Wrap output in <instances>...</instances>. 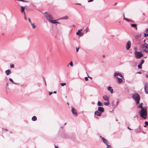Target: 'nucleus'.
I'll use <instances>...</instances> for the list:
<instances>
[{"instance_id": "nucleus-1", "label": "nucleus", "mask_w": 148, "mask_h": 148, "mask_svg": "<svg viewBox=\"0 0 148 148\" xmlns=\"http://www.w3.org/2000/svg\"><path fill=\"white\" fill-rule=\"evenodd\" d=\"M143 103H141L137 106L138 109H140L139 111L140 116L144 119H145L147 118V108L145 107H143Z\"/></svg>"}, {"instance_id": "nucleus-2", "label": "nucleus", "mask_w": 148, "mask_h": 148, "mask_svg": "<svg viewBox=\"0 0 148 148\" xmlns=\"http://www.w3.org/2000/svg\"><path fill=\"white\" fill-rule=\"evenodd\" d=\"M114 76L117 79L119 83H121L123 82V76L120 73L115 72L114 73Z\"/></svg>"}, {"instance_id": "nucleus-3", "label": "nucleus", "mask_w": 148, "mask_h": 148, "mask_svg": "<svg viewBox=\"0 0 148 148\" xmlns=\"http://www.w3.org/2000/svg\"><path fill=\"white\" fill-rule=\"evenodd\" d=\"M132 97L136 102V104L139 103L140 98L138 94L137 93H134L132 96Z\"/></svg>"}, {"instance_id": "nucleus-4", "label": "nucleus", "mask_w": 148, "mask_h": 148, "mask_svg": "<svg viewBox=\"0 0 148 148\" xmlns=\"http://www.w3.org/2000/svg\"><path fill=\"white\" fill-rule=\"evenodd\" d=\"M42 14L45 16L49 22L52 19H53V16L47 12L42 13Z\"/></svg>"}, {"instance_id": "nucleus-5", "label": "nucleus", "mask_w": 148, "mask_h": 148, "mask_svg": "<svg viewBox=\"0 0 148 148\" xmlns=\"http://www.w3.org/2000/svg\"><path fill=\"white\" fill-rule=\"evenodd\" d=\"M134 53L135 57L136 58H140L143 56V54L140 51L138 52L135 51Z\"/></svg>"}, {"instance_id": "nucleus-6", "label": "nucleus", "mask_w": 148, "mask_h": 148, "mask_svg": "<svg viewBox=\"0 0 148 148\" xmlns=\"http://www.w3.org/2000/svg\"><path fill=\"white\" fill-rule=\"evenodd\" d=\"M143 50L146 53L148 52V45L146 43H145L142 46Z\"/></svg>"}, {"instance_id": "nucleus-7", "label": "nucleus", "mask_w": 148, "mask_h": 148, "mask_svg": "<svg viewBox=\"0 0 148 148\" xmlns=\"http://www.w3.org/2000/svg\"><path fill=\"white\" fill-rule=\"evenodd\" d=\"M144 90L145 92L148 94V83H146L144 85Z\"/></svg>"}, {"instance_id": "nucleus-8", "label": "nucleus", "mask_w": 148, "mask_h": 148, "mask_svg": "<svg viewBox=\"0 0 148 148\" xmlns=\"http://www.w3.org/2000/svg\"><path fill=\"white\" fill-rule=\"evenodd\" d=\"M131 47V42L129 41L126 44V48L127 50L129 49Z\"/></svg>"}, {"instance_id": "nucleus-9", "label": "nucleus", "mask_w": 148, "mask_h": 148, "mask_svg": "<svg viewBox=\"0 0 148 148\" xmlns=\"http://www.w3.org/2000/svg\"><path fill=\"white\" fill-rule=\"evenodd\" d=\"M71 112L73 115H75V116H77V113L76 111V110L74 108H72L71 109Z\"/></svg>"}, {"instance_id": "nucleus-10", "label": "nucleus", "mask_w": 148, "mask_h": 148, "mask_svg": "<svg viewBox=\"0 0 148 148\" xmlns=\"http://www.w3.org/2000/svg\"><path fill=\"white\" fill-rule=\"evenodd\" d=\"M123 18H124V20H125L127 22H132V23H134V21L133 20H131L130 19H128V18H125V17L124 14H123Z\"/></svg>"}, {"instance_id": "nucleus-11", "label": "nucleus", "mask_w": 148, "mask_h": 148, "mask_svg": "<svg viewBox=\"0 0 148 148\" xmlns=\"http://www.w3.org/2000/svg\"><path fill=\"white\" fill-rule=\"evenodd\" d=\"M100 137L101 138V139L103 142L104 143L106 144H107V143H108V140H106L104 138L101 137V136H100Z\"/></svg>"}, {"instance_id": "nucleus-12", "label": "nucleus", "mask_w": 148, "mask_h": 148, "mask_svg": "<svg viewBox=\"0 0 148 148\" xmlns=\"http://www.w3.org/2000/svg\"><path fill=\"white\" fill-rule=\"evenodd\" d=\"M98 110L101 113L104 112V108L102 107H99L98 108Z\"/></svg>"}, {"instance_id": "nucleus-13", "label": "nucleus", "mask_w": 148, "mask_h": 148, "mask_svg": "<svg viewBox=\"0 0 148 148\" xmlns=\"http://www.w3.org/2000/svg\"><path fill=\"white\" fill-rule=\"evenodd\" d=\"M82 29H79L78 30V32L76 33V34L77 35L81 36L82 34V33L81 32Z\"/></svg>"}, {"instance_id": "nucleus-14", "label": "nucleus", "mask_w": 148, "mask_h": 148, "mask_svg": "<svg viewBox=\"0 0 148 148\" xmlns=\"http://www.w3.org/2000/svg\"><path fill=\"white\" fill-rule=\"evenodd\" d=\"M95 114L98 116H100L101 115L102 113L97 111L95 112Z\"/></svg>"}, {"instance_id": "nucleus-15", "label": "nucleus", "mask_w": 148, "mask_h": 148, "mask_svg": "<svg viewBox=\"0 0 148 148\" xmlns=\"http://www.w3.org/2000/svg\"><path fill=\"white\" fill-rule=\"evenodd\" d=\"M103 98L105 100L107 101H109V97L107 96L106 95H104L103 96Z\"/></svg>"}, {"instance_id": "nucleus-16", "label": "nucleus", "mask_w": 148, "mask_h": 148, "mask_svg": "<svg viewBox=\"0 0 148 148\" xmlns=\"http://www.w3.org/2000/svg\"><path fill=\"white\" fill-rule=\"evenodd\" d=\"M108 90L112 94L113 93V90L111 87L110 86L108 87Z\"/></svg>"}, {"instance_id": "nucleus-17", "label": "nucleus", "mask_w": 148, "mask_h": 148, "mask_svg": "<svg viewBox=\"0 0 148 148\" xmlns=\"http://www.w3.org/2000/svg\"><path fill=\"white\" fill-rule=\"evenodd\" d=\"M131 26L132 27L134 28L136 30L137 29V27L136 26V24H132L131 25Z\"/></svg>"}, {"instance_id": "nucleus-18", "label": "nucleus", "mask_w": 148, "mask_h": 148, "mask_svg": "<svg viewBox=\"0 0 148 148\" xmlns=\"http://www.w3.org/2000/svg\"><path fill=\"white\" fill-rule=\"evenodd\" d=\"M5 72L7 75H8L11 73V71L10 70H6Z\"/></svg>"}, {"instance_id": "nucleus-19", "label": "nucleus", "mask_w": 148, "mask_h": 148, "mask_svg": "<svg viewBox=\"0 0 148 148\" xmlns=\"http://www.w3.org/2000/svg\"><path fill=\"white\" fill-rule=\"evenodd\" d=\"M21 13L24 12H25V7L23 6H21Z\"/></svg>"}, {"instance_id": "nucleus-20", "label": "nucleus", "mask_w": 148, "mask_h": 148, "mask_svg": "<svg viewBox=\"0 0 148 148\" xmlns=\"http://www.w3.org/2000/svg\"><path fill=\"white\" fill-rule=\"evenodd\" d=\"M50 22L52 23L53 24H56V23H59L58 22H57L55 20H53L52 21L51 20L50 21Z\"/></svg>"}, {"instance_id": "nucleus-21", "label": "nucleus", "mask_w": 148, "mask_h": 148, "mask_svg": "<svg viewBox=\"0 0 148 148\" xmlns=\"http://www.w3.org/2000/svg\"><path fill=\"white\" fill-rule=\"evenodd\" d=\"M68 18V16H66L64 17H62L61 18H60L59 19H67Z\"/></svg>"}, {"instance_id": "nucleus-22", "label": "nucleus", "mask_w": 148, "mask_h": 148, "mask_svg": "<svg viewBox=\"0 0 148 148\" xmlns=\"http://www.w3.org/2000/svg\"><path fill=\"white\" fill-rule=\"evenodd\" d=\"M37 120V118L35 116H34L32 118V120L33 121H35Z\"/></svg>"}, {"instance_id": "nucleus-23", "label": "nucleus", "mask_w": 148, "mask_h": 148, "mask_svg": "<svg viewBox=\"0 0 148 148\" xmlns=\"http://www.w3.org/2000/svg\"><path fill=\"white\" fill-rule=\"evenodd\" d=\"M104 104L106 106H108L110 104V102L109 101H108L107 102H105L104 103Z\"/></svg>"}, {"instance_id": "nucleus-24", "label": "nucleus", "mask_w": 148, "mask_h": 148, "mask_svg": "<svg viewBox=\"0 0 148 148\" xmlns=\"http://www.w3.org/2000/svg\"><path fill=\"white\" fill-rule=\"evenodd\" d=\"M97 104L99 106H101L103 105L102 103L99 101H98Z\"/></svg>"}, {"instance_id": "nucleus-25", "label": "nucleus", "mask_w": 148, "mask_h": 148, "mask_svg": "<svg viewBox=\"0 0 148 148\" xmlns=\"http://www.w3.org/2000/svg\"><path fill=\"white\" fill-rule=\"evenodd\" d=\"M31 24L33 28L34 29L36 28V26L34 25V23H31Z\"/></svg>"}, {"instance_id": "nucleus-26", "label": "nucleus", "mask_w": 148, "mask_h": 148, "mask_svg": "<svg viewBox=\"0 0 148 148\" xmlns=\"http://www.w3.org/2000/svg\"><path fill=\"white\" fill-rule=\"evenodd\" d=\"M69 64L70 65V66H72V67H73V62L71 61L70 62V63H69Z\"/></svg>"}, {"instance_id": "nucleus-27", "label": "nucleus", "mask_w": 148, "mask_h": 148, "mask_svg": "<svg viewBox=\"0 0 148 148\" xmlns=\"http://www.w3.org/2000/svg\"><path fill=\"white\" fill-rule=\"evenodd\" d=\"M9 80L11 82H12L13 84H14L13 80L11 78H10L9 79Z\"/></svg>"}, {"instance_id": "nucleus-28", "label": "nucleus", "mask_w": 148, "mask_h": 148, "mask_svg": "<svg viewBox=\"0 0 148 148\" xmlns=\"http://www.w3.org/2000/svg\"><path fill=\"white\" fill-rule=\"evenodd\" d=\"M62 86H64L66 85V84L65 83H62L60 84Z\"/></svg>"}, {"instance_id": "nucleus-29", "label": "nucleus", "mask_w": 148, "mask_h": 148, "mask_svg": "<svg viewBox=\"0 0 148 148\" xmlns=\"http://www.w3.org/2000/svg\"><path fill=\"white\" fill-rule=\"evenodd\" d=\"M138 68L140 69L141 68L142 65L141 64H139V65H138Z\"/></svg>"}, {"instance_id": "nucleus-30", "label": "nucleus", "mask_w": 148, "mask_h": 148, "mask_svg": "<svg viewBox=\"0 0 148 148\" xmlns=\"http://www.w3.org/2000/svg\"><path fill=\"white\" fill-rule=\"evenodd\" d=\"M106 145L107 146V148H110L111 147V146L110 145H108V143H107V144Z\"/></svg>"}, {"instance_id": "nucleus-31", "label": "nucleus", "mask_w": 148, "mask_h": 148, "mask_svg": "<svg viewBox=\"0 0 148 148\" xmlns=\"http://www.w3.org/2000/svg\"><path fill=\"white\" fill-rule=\"evenodd\" d=\"M14 65L13 64H10V67L11 68H14Z\"/></svg>"}, {"instance_id": "nucleus-32", "label": "nucleus", "mask_w": 148, "mask_h": 148, "mask_svg": "<svg viewBox=\"0 0 148 148\" xmlns=\"http://www.w3.org/2000/svg\"><path fill=\"white\" fill-rule=\"evenodd\" d=\"M145 123L146 125H148V122L146 121L145 122Z\"/></svg>"}, {"instance_id": "nucleus-33", "label": "nucleus", "mask_w": 148, "mask_h": 148, "mask_svg": "<svg viewBox=\"0 0 148 148\" xmlns=\"http://www.w3.org/2000/svg\"><path fill=\"white\" fill-rule=\"evenodd\" d=\"M144 36L145 37H147L148 36V34H146V33L144 34Z\"/></svg>"}, {"instance_id": "nucleus-34", "label": "nucleus", "mask_w": 148, "mask_h": 148, "mask_svg": "<svg viewBox=\"0 0 148 148\" xmlns=\"http://www.w3.org/2000/svg\"><path fill=\"white\" fill-rule=\"evenodd\" d=\"M85 80L86 81H87L88 80V79L87 77H86L85 78Z\"/></svg>"}, {"instance_id": "nucleus-35", "label": "nucleus", "mask_w": 148, "mask_h": 148, "mask_svg": "<svg viewBox=\"0 0 148 148\" xmlns=\"http://www.w3.org/2000/svg\"><path fill=\"white\" fill-rule=\"evenodd\" d=\"M144 61L143 60H142L140 64H141L142 65V64H143L144 63Z\"/></svg>"}, {"instance_id": "nucleus-36", "label": "nucleus", "mask_w": 148, "mask_h": 148, "mask_svg": "<svg viewBox=\"0 0 148 148\" xmlns=\"http://www.w3.org/2000/svg\"><path fill=\"white\" fill-rule=\"evenodd\" d=\"M28 19H29V22L31 24V23H32L31 20H30V18H29Z\"/></svg>"}, {"instance_id": "nucleus-37", "label": "nucleus", "mask_w": 148, "mask_h": 148, "mask_svg": "<svg viewBox=\"0 0 148 148\" xmlns=\"http://www.w3.org/2000/svg\"><path fill=\"white\" fill-rule=\"evenodd\" d=\"M79 47H78V48H76V51H77V52L78 51V50H79Z\"/></svg>"}, {"instance_id": "nucleus-38", "label": "nucleus", "mask_w": 148, "mask_h": 148, "mask_svg": "<svg viewBox=\"0 0 148 148\" xmlns=\"http://www.w3.org/2000/svg\"><path fill=\"white\" fill-rule=\"evenodd\" d=\"M148 31V29H146L145 32H146V33H147V32Z\"/></svg>"}, {"instance_id": "nucleus-39", "label": "nucleus", "mask_w": 148, "mask_h": 148, "mask_svg": "<svg viewBox=\"0 0 148 148\" xmlns=\"http://www.w3.org/2000/svg\"><path fill=\"white\" fill-rule=\"evenodd\" d=\"M53 93L52 92H49V95H51Z\"/></svg>"}, {"instance_id": "nucleus-40", "label": "nucleus", "mask_w": 148, "mask_h": 148, "mask_svg": "<svg viewBox=\"0 0 148 148\" xmlns=\"http://www.w3.org/2000/svg\"><path fill=\"white\" fill-rule=\"evenodd\" d=\"M93 0H90L88 1V2H90L93 1Z\"/></svg>"}, {"instance_id": "nucleus-41", "label": "nucleus", "mask_w": 148, "mask_h": 148, "mask_svg": "<svg viewBox=\"0 0 148 148\" xmlns=\"http://www.w3.org/2000/svg\"><path fill=\"white\" fill-rule=\"evenodd\" d=\"M23 13H24V17H25V16H26L25 13V12H23Z\"/></svg>"}, {"instance_id": "nucleus-42", "label": "nucleus", "mask_w": 148, "mask_h": 148, "mask_svg": "<svg viewBox=\"0 0 148 148\" xmlns=\"http://www.w3.org/2000/svg\"><path fill=\"white\" fill-rule=\"evenodd\" d=\"M24 18H25V20H27V18H26V16H25Z\"/></svg>"}, {"instance_id": "nucleus-43", "label": "nucleus", "mask_w": 148, "mask_h": 148, "mask_svg": "<svg viewBox=\"0 0 148 148\" xmlns=\"http://www.w3.org/2000/svg\"><path fill=\"white\" fill-rule=\"evenodd\" d=\"M55 148H58V147L57 146H55Z\"/></svg>"}, {"instance_id": "nucleus-44", "label": "nucleus", "mask_w": 148, "mask_h": 148, "mask_svg": "<svg viewBox=\"0 0 148 148\" xmlns=\"http://www.w3.org/2000/svg\"><path fill=\"white\" fill-rule=\"evenodd\" d=\"M53 93H56V91H54L53 92Z\"/></svg>"}, {"instance_id": "nucleus-45", "label": "nucleus", "mask_w": 148, "mask_h": 148, "mask_svg": "<svg viewBox=\"0 0 148 148\" xmlns=\"http://www.w3.org/2000/svg\"><path fill=\"white\" fill-rule=\"evenodd\" d=\"M127 128H128V129H129L130 130H132L131 129H130V128L129 127H128Z\"/></svg>"}, {"instance_id": "nucleus-46", "label": "nucleus", "mask_w": 148, "mask_h": 148, "mask_svg": "<svg viewBox=\"0 0 148 148\" xmlns=\"http://www.w3.org/2000/svg\"><path fill=\"white\" fill-rule=\"evenodd\" d=\"M146 125H144V127H146Z\"/></svg>"}, {"instance_id": "nucleus-47", "label": "nucleus", "mask_w": 148, "mask_h": 148, "mask_svg": "<svg viewBox=\"0 0 148 148\" xmlns=\"http://www.w3.org/2000/svg\"><path fill=\"white\" fill-rule=\"evenodd\" d=\"M148 75H146V77H148Z\"/></svg>"}, {"instance_id": "nucleus-48", "label": "nucleus", "mask_w": 148, "mask_h": 148, "mask_svg": "<svg viewBox=\"0 0 148 148\" xmlns=\"http://www.w3.org/2000/svg\"><path fill=\"white\" fill-rule=\"evenodd\" d=\"M7 86H8V84H7Z\"/></svg>"}, {"instance_id": "nucleus-49", "label": "nucleus", "mask_w": 148, "mask_h": 148, "mask_svg": "<svg viewBox=\"0 0 148 148\" xmlns=\"http://www.w3.org/2000/svg\"><path fill=\"white\" fill-rule=\"evenodd\" d=\"M145 40H144V42H145Z\"/></svg>"}, {"instance_id": "nucleus-50", "label": "nucleus", "mask_w": 148, "mask_h": 148, "mask_svg": "<svg viewBox=\"0 0 148 148\" xmlns=\"http://www.w3.org/2000/svg\"><path fill=\"white\" fill-rule=\"evenodd\" d=\"M78 4L80 5V4L78 3Z\"/></svg>"}]
</instances>
